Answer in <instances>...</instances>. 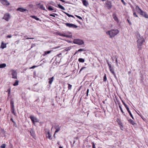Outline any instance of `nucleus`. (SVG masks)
<instances>
[{
	"mask_svg": "<svg viewBox=\"0 0 148 148\" xmlns=\"http://www.w3.org/2000/svg\"><path fill=\"white\" fill-rule=\"evenodd\" d=\"M119 108H120V110H121V112L122 114L123 115L125 116V114L124 113V112H123V109H122L121 106H119Z\"/></svg>",
	"mask_w": 148,
	"mask_h": 148,
	"instance_id": "30",
	"label": "nucleus"
},
{
	"mask_svg": "<svg viewBox=\"0 0 148 148\" xmlns=\"http://www.w3.org/2000/svg\"><path fill=\"white\" fill-rule=\"evenodd\" d=\"M48 9L49 10H51V11H53V12H56V10L54 11L55 10L54 8L53 7L51 6H49L48 8Z\"/></svg>",
	"mask_w": 148,
	"mask_h": 148,
	"instance_id": "24",
	"label": "nucleus"
},
{
	"mask_svg": "<svg viewBox=\"0 0 148 148\" xmlns=\"http://www.w3.org/2000/svg\"><path fill=\"white\" fill-rule=\"evenodd\" d=\"M6 66V64L5 63H3L0 64V68H2L5 67Z\"/></svg>",
	"mask_w": 148,
	"mask_h": 148,
	"instance_id": "25",
	"label": "nucleus"
},
{
	"mask_svg": "<svg viewBox=\"0 0 148 148\" xmlns=\"http://www.w3.org/2000/svg\"><path fill=\"white\" fill-rule=\"evenodd\" d=\"M64 13L69 17H70V16L71 15L69 14L66 13L65 12H64Z\"/></svg>",
	"mask_w": 148,
	"mask_h": 148,
	"instance_id": "48",
	"label": "nucleus"
},
{
	"mask_svg": "<svg viewBox=\"0 0 148 148\" xmlns=\"http://www.w3.org/2000/svg\"><path fill=\"white\" fill-rule=\"evenodd\" d=\"M92 148H96L95 147V144L93 142H92Z\"/></svg>",
	"mask_w": 148,
	"mask_h": 148,
	"instance_id": "46",
	"label": "nucleus"
},
{
	"mask_svg": "<svg viewBox=\"0 0 148 148\" xmlns=\"http://www.w3.org/2000/svg\"><path fill=\"white\" fill-rule=\"evenodd\" d=\"M86 68V67H82L80 70V71L79 72V73H80L81 71H82L84 69H85Z\"/></svg>",
	"mask_w": 148,
	"mask_h": 148,
	"instance_id": "39",
	"label": "nucleus"
},
{
	"mask_svg": "<svg viewBox=\"0 0 148 148\" xmlns=\"http://www.w3.org/2000/svg\"><path fill=\"white\" fill-rule=\"evenodd\" d=\"M38 5V7L40 9L43 10H45V8L44 7L43 5L41 4H40L39 3Z\"/></svg>",
	"mask_w": 148,
	"mask_h": 148,
	"instance_id": "13",
	"label": "nucleus"
},
{
	"mask_svg": "<svg viewBox=\"0 0 148 148\" xmlns=\"http://www.w3.org/2000/svg\"><path fill=\"white\" fill-rule=\"evenodd\" d=\"M106 61L109 66V68L110 69V71L111 72H112L114 70L113 68L112 67L110 63L108 60H106Z\"/></svg>",
	"mask_w": 148,
	"mask_h": 148,
	"instance_id": "11",
	"label": "nucleus"
},
{
	"mask_svg": "<svg viewBox=\"0 0 148 148\" xmlns=\"http://www.w3.org/2000/svg\"><path fill=\"white\" fill-rule=\"evenodd\" d=\"M38 66H32V67H30L29 68V69H34L35 68V67H37Z\"/></svg>",
	"mask_w": 148,
	"mask_h": 148,
	"instance_id": "43",
	"label": "nucleus"
},
{
	"mask_svg": "<svg viewBox=\"0 0 148 148\" xmlns=\"http://www.w3.org/2000/svg\"><path fill=\"white\" fill-rule=\"evenodd\" d=\"M49 16H53V17H55V15L53 14H50L49 15Z\"/></svg>",
	"mask_w": 148,
	"mask_h": 148,
	"instance_id": "53",
	"label": "nucleus"
},
{
	"mask_svg": "<svg viewBox=\"0 0 148 148\" xmlns=\"http://www.w3.org/2000/svg\"><path fill=\"white\" fill-rule=\"evenodd\" d=\"M60 1H61L62 2H65V1L63 0H60Z\"/></svg>",
	"mask_w": 148,
	"mask_h": 148,
	"instance_id": "59",
	"label": "nucleus"
},
{
	"mask_svg": "<svg viewBox=\"0 0 148 148\" xmlns=\"http://www.w3.org/2000/svg\"><path fill=\"white\" fill-rule=\"evenodd\" d=\"M133 14L134 16V17H138V16L136 14V12H135V10L134 11H133Z\"/></svg>",
	"mask_w": 148,
	"mask_h": 148,
	"instance_id": "34",
	"label": "nucleus"
},
{
	"mask_svg": "<svg viewBox=\"0 0 148 148\" xmlns=\"http://www.w3.org/2000/svg\"><path fill=\"white\" fill-rule=\"evenodd\" d=\"M54 79V77H52L51 78H49L48 79L49 82L48 83L49 84H51L52 82H53V80Z\"/></svg>",
	"mask_w": 148,
	"mask_h": 148,
	"instance_id": "20",
	"label": "nucleus"
},
{
	"mask_svg": "<svg viewBox=\"0 0 148 148\" xmlns=\"http://www.w3.org/2000/svg\"><path fill=\"white\" fill-rule=\"evenodd\" d=\"M129 122L132 124L133 125H134L135 123H134V121L132 120L131 119H130L129 120H128Z\"/></svg>",
	"mask_w": 148,
	"mask_h": 148,
	"instance_id": "26",
	"label": "nucleus"
},
{
	"mask_svg": "<svg viewBox=\"0 0 148 148\" xmlns=\"http://www.w3.org/2000/svg\"><path fill=\"white\" fill-rule=\"evenodd\" d=\"M106 6L108 9H110L112 7V3L110 1H107L106 3Z\"/></svg>",
	"mask_w": 148,
	"mask_h": 148,
	"instance_id": "6",
	"label": "nucleus"
},
{
	"mask_svg": "<svg viewBox=\"0 0 148 148\" xmlns=\"http://www.w3.org/2000/svg\"><path fill=\"white\" fill-rule=\"evenodd\" d=\"M29 118L31 119L32 123L34 124L35 122H38L39 120L38 119L33 115L30 116Z\"/></svg>",
	"mask_w": 148,
	"mask_h": 148,
	"instance_id": "4",
	"label": "nucleus"
},
{
	"mask_svg": "<svg viewBox=\"0 0 148 148\" xmlns=\"http://www.w3.org/2000/svg\"><path fill=\"white\" fill-rule=\"evenodd\" d=\"M73 42L74 44L79 45H82L84 43V42L82 40L79 39H75L73 40Z\"/></svg>",
	"mask_w": 148,
	"mask_h": 148,
	"instance_id": "3",
	"label": "nucleus"
},
{
	"mask_svg": "<svg viewBox=\"0 0 148 148\" xmlns=\"http://www.w3.org/2000/svg\"><path fill=\"white\" fill-rule=\"evenodd\" d=\"M11 121H12L14 123V121L13 119L12 118H11L10 119Z\"/></svg>",
	"mask_w": 148,
	"mask_h": 148,
	"instance_id": "57",
	"label": "nucleus"
},
{
	"mask_svg": "<svg viewBox=\"0 0 148 148\" xmlns=\"http://www.w3.org/2000/svg\"><path fill=\"white\" fill-rule=\"evenodd\" d=\"M59 148H63L62 147H61V146L59 147Z\"/></svg>",
	"mask_w": 148,
	"mask_h": 148,
	"instance_id": "64",
	"label": "nucleus"
},
{
	"mask_svg": "<svg viewBox=\"0 0 148 148\" xmlns=\"http://www.w3.org/2000/svg\"><path fill=\"white\" fill-rule=\"evenodd\" d=\"M17 10L20 11L21 12H23L26 11L27 10L26 9L23 8H19L17 9Z\"/></svg>",
	"mask_w": 148,
	"mask_h": 148,
	"instance_id": "14",
	"label": "nucleus"
},
{
	"mask_svg": "<svg viewBox=\"0 0 148 148\" xmlns=\"http://www.w3.org/2000/svg\"><path fill=\"white\" fill-rule=\"evenodd\" d=\"M89 89H88L87 90V92H86V96H88V93L89 92Z\"/></svg>",
	"mask_w": 148,
	"mask_h": 148,
	"instance_id": "50",
	"label": "nucleus"
},
{
	"mask_svg": "<svg viewBox=\"0 0 148 148\" xmlns=\"http://www.w3.org/2000/svg\"><path fill=\"white\" fill-rule=\"evenodd\" d=\"M75 16L80 19L82 20V18L81 17L77 15H75Z\"/></svg>",
	"mask_w": 148,
	"mask_h": 148,
	"instance_id": "42",
	"label": "nucleus"
},
{
	"mask_svg": "<svg viewBox=\"0 0 148 148\" xmlns=\"http://www.w3.org/2000/svg\"><path fill=\"white\" fill-rule=\"evenodd\" d=\"M11 109L14 108V102L12 100H11L10 102Z\"/></svg>",
	"mask_w": 148,
	"mask_h": 148,
	"instance_id": "23",
	"label": "nucleus"
},
{
	"mask_svg": "<svg viewBox=\"0 0 148 148\" xmlns=\"http://www.w3.org/2000/svg\"><path fill=\"white\" fill-rule=\"evenodd\" d=\"M126 108L127 109V111L129 113V114L130 115V116L132 118V119H134V117L132 116V114L130 110H129V109L128 107H127V108Z\"/></svg>",
	"mask_w": 148,
	"mask_h": 148,
	"instance_id": "22",
	"label": "nucleus"
},
{
	"mask_svg": "<svg viewBox=\"0 0 148 148\" xmlns=\"http://www.w3.org/2000/svg\"><path fill=\"white\" fill-rule=\"evenodd\" d=\"M137 38L138 40L137 41V47L139 50L142 49L141 46L143 43L145 41V40L142 36H141L139 34H137Z\"/></svg>",
	"mask_w": 148,
	"mask_h": 148,
	"instance_id": "1",
	"label": "nucleus"
},
{
	"mask_svg": "<svg viewBox=\"0 0 148 148\" xmlns=\"http://www.w3.org/2000/svg\"><path fill=\"white\" fill-rule=\"evenodd\" d=\"M6 43H4L3 42L1 43V48L2 49L6 48Z\"/></svg>",
	"mask_w": 148,
	"mask_h": 148,
	"instance_id": "18",
	"label": "nucleus"
},
{
	"mask_svg": "<svg viewBox=\"0 0 148 148\" xmlns=\"http://www.w3.org/2000/svg\"><path fill=\"white\" fill-rule=\"evenodd\" d=\"M7 37L8 38H11L12 37V36L11 35H8L7 36Z\"/></svg>",
	"mask_w": 148,
	"mask_h": 148,
	"instance_id": "51",
	"label": "nucleus"
},
{
	"mask_svg": "<svg viewBox=\"0 0 148 148\" xmlns=\"http://www.w3.org/2000/svg\"><path fill=\"white\" fill-rule=\"evenodd\" d=\"M82 2L83 5L86 7L88 6L89 4L88 2H87L86 0H82Z\"/></svg>",
	"mask_w": 148,
	"mask_h": 148,
	"instance_id": "19",
	"label": "nucleus"
},
{
	"mask_svg": "<svg viewBox=\"0 0 148 148\" xmlns=\"http://www.w3.org/2000/svg\"><path fill=\"white\" fill-rule=\"evenodd\" d=\"M2 4L6 6H8L10 5V3L7 0H0Z\"/></svg>",
	"mask_w": 148,
	"mask_h": 148,
	"instance_id": "7",
	"label": "nucleus"
},
{
	"mask_svg": "<svg viewBox=\"0 0 148 148\" xmlns=\"http://www.w3.org/2000/svg\"><path fill=\"white\" fill-rule=\"evenodd\" d=\"M62 55V54L61 53H60V54H58V56L59 57H60V56Z\"/></svg>",
	"mask_w": 148,
	"mask_h": 148,
	"instance_id": "55",
	"label": "nucleus"
},
{
	"mask_svg": "<svg viewBox=\"0 0 148 148\" xmlns=\"http://www.w3.org/2000/svg\"><path fill=\"white\" fill-rule=\"evenodd\" d=\"M65 25L70 28H76L77 27V26L73 24L69 23H66Z\"/></svg>",
	"mask_w": 148,
	"mask_h": 148,
	"instance_id": "8",
	"label": "nucleus"
},
{
	"mask_svg": "<svg viewBox=\"0 0 148 148\" xmlns=\"http://www.w3.org/2000/svg\"><path fill=\"white\" fill-rule=\"evenodd\" d=\"M140 14L145 18H148V15L146 12L142 10L141 12H140Z\"/></svg>",
	"mask_w": 148,
	"mask_h": 148,
	"instance_id": "10",
	"label": "nucleus"
},
{
	"mask_svg": "<svg viewBox=\"0 0 148 148\" xmlns=\"http://www.w3.org/2000/svg\"><path fill=\"white\" fill-rule=\"evenodd\" d=\"M30 16L32 18L35 19L37 21H39V18L36 17L35 16Z\"/></svg>",
	"mask_w": 148,
	"mask_h": 148,
	"instance_id": "27",
	"label": "nucleus"
},
{
	"mask_svg": "<svg viewBox=\"0 0 148 148\" xmlns=\"http://www.w3.org/2000/svg\"><path fill=\"white\" fill-rule=\"evenodd\" d=\"M77 52H78V51H76L75 53L74 54V55H75L76 54V53H77Z\"/></svg>",
	"mask_w": 148,
	"mask_h": 148,
	"instance_id": "61",
	"label": "nucleus"
},
{
	"mask_svg": "<svg viewBox=\"0 0 148 148\" xmlns=\"http://www.w3.org/2000/svg\"><path fill=\"white\" fill-rule=\"evenodd\" d=\"M71 49V47H68L64 49V50L65 51H69Z\"/></svg>",
	"mask_w": 148,
	"mask_h": 148,
	"instance_id": "33",
	"label": "nucleus"
},
{
	"mask_svg": "<svg viewBox=\"0 0 148 148\" xmlns=\"http://www.w3.org/2000/svg\"><path fill=\"white\" fill-rule=\"evenodd\" d=\"M57 144L58 145H60V142L59 141H58V142L57 143Z\"/></svg>",
	"mask_w": 148,
	"mask_h": 148,
	"instance_id": "56",
	"label": "nucleus"
},
{
	"mask_svg": "<svg viewBox=\"0 0 148 148\" xmlns=\"http://www.w3.org/2000/svg\"><path fill=\"white\" fill-rule=\"evenodd\" d=\"M136 10L137 12L139 13L140 14V12H141L142 11L140 8L137 5L136 6Z\"/></svg>",
	"mask_w": 148,
	"mask_h": 148,
	"instance_id": "16",
	"label": "nucleus"
},
{
	"mask_svg": "<svg viewBox=\"0 0 148 148\" xmlns=\"http://www.w3.org/2000/svg\"><path fill=\"white\" fill-rule=\"evenodd\" d=\"M128 22L129 23V24L130 25H131V23H130V22H129V21L128 20Z\"/></svg>",
	"mask_w": 148,
	"mask_h": 148,
	"instance_id": "62",
	"label": "nucleus"
},
{
	"mask_svg": "<svg viewBox=\"0 0 148 148\" xmlns=\"http://www.w3.org/2000/svg\"><path fill=\"white\" fill-rule=\"evenodd\" d=\"M10 18V14L8 13H6L5 14L3 18L5 19L7 21H8Z\"/></svg>",
	"mask_w": 148,
	"mask_h": 148,
	"instance_id": "5",
	"label": "nucleus"
},
{
	"mask_svg": "<svg viewBox=\"0 0 148 148\" xmlns=\"http://www.w3.org/2000/svg\"><path fill=\"white\" fill-rule=\"evenodd\" d=\"M115 61H116V64L117 65H118V60H117V58H116Z\"/></svg>",
	"mask_w": 148,
	"mask_h": 148,
	"instance_id": "52",
	"label": "nucleus"
},
{
	"mask_svg": "<svg viewBox=\"0 0 148 148\" xmlns=\"http://www.w3.org/2000/svg\"><path fill=\"white\" fill-rule=\"evenodd\" d=\"M70 17H71L73 18H74V16L72 15H71Z\"/></svg>",
	"mask_w": 148,
	"mask_h": 148,
	"instance_id": "60",
	"label": "nucleus"
},
{
	"mask_svg": "<svg viewBox=\"0 0 148 148\" xmlns=\"http://www.w3.org/2000/svg\"><path fill=\"white\" fill-rule=\"evenodd\" d=\"M58 6L59 8L62 10H65L64 8L60 4L58 5Z\"/></svg>",
	"mask_w": 148,
	"mask_h": 148,
	"instance_id": "28",
	"label": "nucleus"
},
{
	"mask_svg": "<svg viewBox=\"0 0 148 148\" xmlns=\"http://www.w3.org/2000/svg\"><path fill=\"white\" fill-rule=\"evenodd\" d=\"M58 34L60 36L63 37H65L67 38H70L71 37L70 36L68 35H64L61 33L59 32Z\"/></svg>",
	"mask_w": 148,
	"mask_h": 148,
	"instance_id": "12",
	"label": "nucleus"
},
{
	"mask_svg": "<svg viewBox=\"0 0 148 148\" xmlns=\"http://www.w3.org/2000/svg\"><path fill=\"white\" fill-rule=\"evenodd\" d=\"M119 33V30L117 29H112L106 32L107 35L109 36L110 38H113Z\"/></svg>",
	"mask_w": 148,
	"mask_h": 148,
	"instance_id": "2",
	"label": "nucleus"
},
{
	"mask_svg": "<svg viewBox=\"0 0 148 148\" xmlns=\"http://www.w3.org/2000/svg\"><path fill=\"white\" fill-rule=\"evenodd\" d=\"M68 88L69 90H71V88L72 86L70 84H68Z\"/></svg>",
	"mask_w": 148,
	"mask_h": 148,
	"instance_id": "36",
	"label": "nucleus"
},
{
	"mask_svg": "<svg viewBox=\"0 0 148 148\" xmlns=\"http://www.w3.org/2000/svg\"><path fill=\"white\" fill-rule=\"evenodd\" d=\"M111 73L114 76V77L115 78H116V75H115V73H114V70L112 72H111Z\"/></svg>",
	"mask_w": 148,
	"mask_h": 148,
	"instance_id": "40",
	"label": "nucleus"
},
{
	"mask_svg": "<svg viewBox=\"0 0 148 148\" xmlns=\"http://www.w3.org/2000/svg\"><path fill=\"white\" fill-rule=\"evenodd\" d=\"M8 91V96H9L10 95V91H11V89L10 88L9 89Z\"/></svg>",
	"mask_w": 148,
	"mask_h": 148,
	"instance_id": "44",
	"label": "nucleus"
},
{
	"mask_svg": "<svg viewBox=\"0 0 148 148\" xmlns=\"http://www.w3.org/2000/svg\"><path fill=\"white\" fill-rule=\"evenodd\" d=\"M1 148H5V144H3L1 146Z\"/></svg>",
	"mask_w": 148,
	"mask_h": 148,
	"instance_id": "41",
	"label": "nucleus"
},
{
	"mask_svg": "<svg viewBox=\"0 0 148 148\" xmlns=\"http://www.w3.org/2000/svg\"><path fill=\"white\" fill-rule=\"evenodd\" d=\"M131 7L132 8L133 11H134L135 10H134V8L133 7L132 5H131Z\"/></svg>",
	"mask_w": 148,
	"mask_h": 148,
	"instance_id": "54",
	"label": "nucleus"
},
{
	"mask_svg": "<svg viewBox=\"0 0 148 148\" xmlns=\"http://www.w3.org/2000/svg\"><path fill=\"white\" fill-rule=\"evenodd\" d=\"M19 81L17 80H16L14 83L13 84L14 86H15L18 85Z\"/></svg>",
	"mask_w": 148,
	"mask_h": 148,
	"instance_id": "29",
	"label": "nucleus"
},
{
	"mask_svg": "<svg viewBox=\"0 0 148 148\" xmlns=\"http://www.w3.org/2000/svg\"><path fill=\"white\" fill-rule=\"evenodd\" d=\"M107 77H106V74H105L104 75V76L103 78V81L104 82H106L107 80Z\"/></svg>",
	"mask_w": 148,
	"mask_h": 148,
	"instance_id": "32",
	"label": "nucleus"
},
{
	"mask_svg": "<svg viewBox=\"0 0 148 148\" xmlns=\"http://www.w3.org/2000/svg\"><path fill=\"white\" fill-rule=\"evenodd\" d=\"M123 103L125 108H127L128 107L127 105H126L123 101Z\"/></svg>",
	"mask_w": 148,
	"mask_h": 148,
	"instance_id": "45",
	"label": "nucleus"
},
{
	"mask_svg": "<svg viewBox=\"0 0 148 148\" xmlns=\"http://www.w3.org/2000/svg\"><path fill=\"white\" fill-rule=\"evenodd\" d=\"M78 61L80 62H84V60L82 58H80L78 59Z\"/></svg>",
	"mask_w": 148,
	"mask_h": 148,
	"instance_id": "31",
	"label": "nucleus"
},
{
	"mask_svg": "<svg viewBox=\"0 0 148 148\" xmlns=\"http://www.w3.org/2000/svg\"><path fill=\"white\" fill-rule=\"evenodd\" d=\"M55 129H56V130L55 132V134H56L60 130V127L59 126V125H58L55 127Z\"/></svg>",
	"mask_w": 148,
	"mask_h": 148,
	"instance_id": "17",
	"label": "nucleus"
},
{
	"mask_svg": "<svg viewBox=\"0 0 148 148\" xmlns=\"http://www.w3.org/2000/svg\"><path fill=\"white\" fill-rule=\"evenodd\" d=\"M85 51V50L84 49H79L78 51H77L78 52H81L82 51Z\"/></svg>",
	"mask_w": 148,
	"mask_h": 148,
	"instance_id": "35",
	"label": "nucleus"
},
{
	"mask_svg": "<svg viewBox=\"0 0 148 148\" xmlns=\"http://www.w3.org/2000/svg\"><path fill=\"white\" fill-rule=\"evenodd\" d=\"M12 75L13 78H17V73L15 71L13 70H12Z\"/></svg>",
	"mask_w": 148,
	"mask_h": 148,
	"instance_id": "9",
	"label": "nucleus"
},
{
	"mask_svg": "<svg viewBox=\"0 0 148 148\" xmlns=\"http://www.w3.org/2000/svg\"><path fill=\"white\" fill-rule=\"evenodd\" d=\"M46 137L47 138H48L50 140H51L52 139L51 136L50 134V132L49 131H48L47 132V133L46 134Z\"/></svg>",
	"mask_w": 148,
	"mask_h": 148,
	"instance_id": "21",
	"label": "nucleus"
},
{
	"mask_svg": "<svg viewBox=\"0 0 148 148\" xmlns=\"http://www.w3.org/2000/svg\"><path fill=\"white\" fill-rule=\"evenodd\" d=\"M30 133L31 134V135L32 136V134H34V132L33 130H31L30 131Z\"/></svg>",
	"mask_w": 148,
	"mask_h": 148,
	"instance_id": "49",
	"label": "nucleus"
},
{
	"mask_svg": "<svg viewBox=\"0 0 148 148\" xmlns=\"http://www.w3.org/2000/svg\"><path fill=\"white\" fill-rule=\"evenodd\" d=\"M55 134H55V132L54 134V135H53V137H54V138H56V136H55Z\"/></svg>",
	"mask_w": 148,
	"mask_h": 148,
	"instance_id": "58",
	"label": "nucleus"
},
{
	"mask_svg": "<svg viewBox=\"0 0 148 148\" xmlns=\"http://www.w3.org/2000/svg\"><path fill=\"white\" fill-rule=\"evenodd\" d=\"M51 52V51H45V54L44 55H46L48 54L49 53Z\"/></svg>",
	"mask_w": 148,
	"mask_h": 148,
	"instance_id": "37",
	"label": "nucleus"
},
{
	"mask_svg": "<svg viewBox=\"0 0 148 148\" xmlns=\"http://www.w3.org/2000/svg\"><path fill=\"white\" fill-rule=\"evenodd\" d=\"M121 1L122 2V3H123V4L124 5H125L126 4V3L124 2V1L123 0H121Z\"/></svg>",
	"mask_w": 148,
	"mask_h": 148,
	"instance_id": "47",
	"label": "nucleus"
},
{
	"mask_svg": "<svg viewBox=\"0 0 148 148\" xmlns=\"http://www.w3.org/2000/svg\"><path fill=\"white\" fill-rule=\"evenodd\" d=\"M112 17L114 20L116 22H118L119 21L118 19L116 17V14H113L112 15Z\"/></svg>",
	"mask_w": 148,
	"mask_h": 148,
	"instance_id": "15",
	"label": "nucleus"
},
{
	"mask_svg": "<svg viewBox=\"0 0 148 148\" xmlns=\"http://www.w3.org/2000/svg\"><path fill=\"white\" fill-rule=\"evenodd\" d=\"M11 110L12 112V113L14 115H15V112H14V108H12L11 109Z\"/></svg>",
	"mask_w": 148,
	"mask_h": 148,
	"instance_id": "38",
	"label": "nucleus"
},
{
	"mask_svg": "<svg viewBox=\"0 0 148 148\" xmlns=\"http://www.w3.org/2000/svg\"><path fill=\"white\" fill-rule=\"evenodd\" d=\"M16 42H17V43L18 44L19 42V41H16Z\"/></svg>",
	"mask_w": 148,
	"mask_h": 148,
	"instance_id": "63",
	"label": "nucleus"
}]
</instances>
